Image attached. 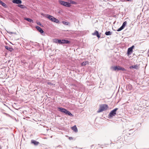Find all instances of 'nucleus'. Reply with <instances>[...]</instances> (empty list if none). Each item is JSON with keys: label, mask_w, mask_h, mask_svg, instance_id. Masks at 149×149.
<instances>
[{"label": "nucleus", "mask_w": 149, "mask_h": 149, "mask_svg": "<svg viewBox=\"0 0 149 149\" xmlns=\"http://www.w3.org/2000/svg\"><path fill=\"white\" fill-rule=\"evenodd\" d=\"M108 107L107 105L103 104L100 105L99 110L97 111L98 113H100L104 111L108 108Z\"/></svg>", "instance_id": "f257e3e1"}, {"label": "nucleus", "mask_w": 149, "mask_h": 149, "mask_svg": "<svg viewBox=\"0 0 149 149\" xmlns=\"http://www.w3.org/2000/svg\"><path fill=\"white\" fill-rule=\"evenodd\" d=\"M46 17L52 22L57 23L59 22V21L58 19L54 18L52 16L50 15H47Z\"/></svg>", "instance_id": "f03ea898"}, {"label": "nucleus", "mask_w": 149, "mask_h": 149, "mask_svg": "<svg viewBox=\"0 0 149 149\" xmlns=\"http://www.w3.org/2000/svg\"><path fill=\"white\" fill-rule=\"evenodd\" d=\"M111 69L114 71H118L121 70L122 71H125V69L123 68L120 67V66H112L111 67Z\"/></svg>", "instance_id": "7ed1b4c3"}, {"label": "nucleus", "mask_w": 149, "mask_h": 149, "mask_svg": "<svg viewBox=\"0 0 149 149\" xmlns=\"http://www.w3.org/2000/svg\"><path fill=\"white\" fill-rule=\"evenodd\" d=\"M118 109V108H116L111 111L109 115V117H112L115 116L116 114V111Z\"/></svg>", "instance_id": "20e7f679"}, {"label": "nucleus", "mask_w": 149, "mask_h": 149, "mask_svg": "<svg viewBox=\"0 0 149 149\" xmlns=\"http://www.w3.org/2000/svg\"><path fill=\"white\" fill-rule=\"evenodd\" d=\"M59 3L61 5L67 7H70L71 6L70 3L66 2L61 1H59Z\"/></svg>", "instance_id": "39448f33"}, {"label": "nucleus", "mask_w": 149, "mask_h": 149, "mask_svg": "<svg viewBox=\"0 0 149 149\" xmlns=\"http://www.w3.org/2000/svg\"><path fill=\"white\" fill-rule=\"evenodd\" d=\"M63 113L68 114L70 116H73V115L69 111H68L67 110L65 109V110L63 111Z\"/></svg>", "instance_id": "423d86ee"}, {"label": "nucleus", "mask_w": 149, "mask_h": 149, "mask_svg": "<svg viewBox=\"0 0 149 149\" xmlns=\"http://www.w3.org/2000/svg\"><path fill=\"white\" fill-rule=\"evenodd\" d=\"M63 113L68 114L70 116H73V115L69 111H68L67 110L65 109V110L63 111Z\"/></svg>", "instance_id": "0eeeda50"}, {"label": "nucleus", "mask_w": 149, "mask_h": 149, "mask_svg": "<svg viewBox=\"0 0 149 149\" xmlns=\"http://www.w3.org/2000/svg\"><path fill=\"white\" fill-rule=\"evenodd\" d=\"M36 28L40 33L42 34L44 32V31L40 27L37 26L36 27Z\"/></svg>", "instance_id": "6e6552de"}, {"label": "nucleus", "mask_w": 149, "mask_h": 149, "mask_svg": "<svg viewBox=\"0 0 149 149\" xmlns=\"http://www.w3.org/2000/svg\"><path fill=\"white\" fill-rule=\"evenodd\" d=\"M12 2L13 3L17 4H21L22 3L21 0H13Z\"/></svg>", "instance_id": "1a4fd4ad"}, {"label": "nucleus", "mask_w": 149, "mask_h": 149, "mask_svg": "<svg viewBox=\"0 0 149 149\" xmlns=\"http://www.w3.org/2000/svg\"><path fill=\"white\" fill-rule=\"evenodd\" d=\"M92 35H96L98 38H99L100 37L98 31H95V32L93 33Z\"/></svg>", "instance_id": "9d476101"}, {"label": "nucleus", "mask_w": 149, "mask_h": 149, "mask_svg": "<svg viewBox=\"0 0 149 149\" xmlns=\"http://www.w3.org/2000/svg\"><path fill=\"white\" fill-rule=\"evenodd\" d=\"M72 129L75 132H78L77 128L76 125H74L72 127Z\"/></svg>", "instance_id": "9b49d317"}, {"label": "nucleus", "mask_w": 149, "mask_h": 149, "mask_svg": "<svg viewBox=\"0 0 149 149\" xmlns=\"http://www.w3.org/2000/svg\"><path fill=\"white\" fill-rule=\"evenodd\" d=\"M24 19L30 22H33V21L30 18L25 17L24 18Z\"/></svg>", "instance_id": "f8f14e48"}, {"label": "nucleus", "mask_w": 149, "mask_h": 149, "mask_svg": "<svg viewBox=\"0 0 149 149\" xmlns=\"http://www.w3.org/2000/svg\"><path fill=\"white\" fill-rule=\"evenodd\" d=\"M5 48L6 49L10 51H12L13 50V49L11 47L8 46H5Z\"/></svg>", "instance_id": "ddd939ff"}, {"label": "nucleus", "mask_w": 149, "mask_h": 149, "mask_svg": "<svg viewBox=\"0 0 149 149\" xmlns=\"http://www.w3.org/2000/svg\"><path fill=\"white\" fill-rule=\"evenodd\" d=\"M132 48H129L127 50V54H130L132 53Z\"/></svg>", "instance_id": "4468645a"}, {"label": "nucleus", "mask_w": 149, "mask_h": 149, "mask_svg": "<svg viewBox=\"0 0 149 149\" xmlns=\"http://www.w3.org/2000/svg\"><path fill=\"white\" fill-rule=\"evenodd\" d=\"M88 64V61H86L84 62H83L81 63V66L85 65Z\"/></svg>", "instance_id": "2eb2a0df"}, {"label": "nucleus", "mask_w": 149, "mask_h": 149, "mask_svg": "<svg viewBox=\"0 0 149 149\" xmlns=\"http://www.w3.org/2000/svg\"><path fill=\"white\" fill-rule=\"evenodd\" d=\"M58 42V43L60 44H64V40H56Z\"/></svg>", "instance_id": "dca6fc26"}, {"label": "nucleus", "mask_w": 149, "mask_h": 149, "mask_svg": "<svg viewBox=\"0 0 149 149\" xmlns=\"http://www.w3.org/2000/svg\"><path fill=\"white\" fill-rule=\"evenodd\" d=\"M31 143L34 144L35 145H37L39 144V142L34 140H32L31 141Z\"/></svg>", "instance_id": "f3484780"}, {"label": "nucleus", "mask_w": 149, "mask_h": 149, "mask_svg": "<svg viewBox=\"0 0 149 149\" xmlns=\"http://www.w3.org/2000/svg\"><path fill=\"white\" fill-rule=\"evenodd\" d=\"M130 68L137 69L138 68V66L137 65H132L130 67Z\"/></svg>", "instance_id": "a211bd4d"}, {"label": "nucleus", "mask_w": 149, "mask_h": 149, "mask_svg": "<svg viewBox=\"0 0 149 149\" xmlns=\"http://www.w3.org/2000/svg\"><path fill=\"white\" fill-rule=\"evenodd\" d=\"M105 34L106 35L108 36L111 35L112 33L110 31H108L106 32Z\"/></svg>", "instance_id": "6ab92c4d"}, {"label": "nucleus", "mask_w": 149, "mask_h": 149, "mask_svg": "<svg viewBox=\"0 0 149 149\" xmlns=\"http://www.w3.org/2000/svg\"><path fill=\"white\" fill-rule=\"evenodd\" d=\"M58 109H59V111L63 113L64 110H65V109L61 107H58Z\"/></svg>", "instance_id": "aec40b11"}, {"label": "nucleus", "mask_w": 149, "mask_h": 149, "mask_svg": "<svg viewBox=\"0 0 149 149\" xmlns=\"http://www.w3.org/2000/svg\"><path fill=\"white\" fill-rule=\"evenodd\" d=\"M64 44H69L70 41L67 40H64Z\"/></svg>", "instance_id": "412c9836"}, {"label": "nucleus", "mask_w": 149, "mask_h": 149, "mask_svg": "<svg viewBox=\"0 0 149 149\" xmlns=\"http://www.w3.org/2000/svg\"><path fill=\"white\" fill-rule=\"evenodd\" d=\"M127 22L126 21H125V22H124L123 23V24H122V25L121 26L123 28H124V27H125L126 24H127Z\"/></svg>", "instance_id": "4be33fe9"}, {"label": "nucleus", "mask_w": 149, "mask_h": 149, "mask_svg": "<svg viewBox=\"0 0 149 149\" xmlns=\"http://www.w3.org/2000/svg\"><path fill=\"white\" fill-rule=\"evenodd\" d=\"M0 3L3 7H5L6 6V4L1 1H0Z\"/></svg>", "instance_id": "5701e85b"}, {"label": "nucleus", "mask_w": 149, "mask_h": 149, "mask_svg": "<svg viewBox=\"0 0 149 149\" xmlns=\"http://www.w3.org/2000/svg\"><path fill=\"white\" fill-rule=\"evenodd\" d=\"M18 6L22 8H24L25 7V6L22 4L18 5Z\"/></svg>", "instance_id": "b1692460"}, {"label": "nucleus", "mask_w": 149, "mask_h": 149, "mask_svg": "<svg viewBox=\"0 0 149 149\" xmlns=\"http://www.w3.org/2000/svg\"><path fill=\"white\" fill-rule=\"evenodd\" d=\"M127 88L130 90H131L132 88V86L131 85H129L127 86Z\"/></svg>", "instance_id": "393cba45"}, {"label": "nucleus", "mask_w": 149, "mask_h": 149, "mask_svg": "<svg viewBox=\"0 0 149 149\" xmlns=\"http://www.w3.org/2000/svg\"><path fill=\"white\" fill-rule=\"evenodd\" d=\"M124 28H123L121 26L117 30V31H120L122 30V29H123Z\"/></svg>", "instance_id": "a878e982"}, {"label": "nucleus", "mask_w": 149, "mask_h": 149, "mask_svg": "<svg viewBox=\"0 0 149 149\" xmlns=\"http://www.w3.org/2000/svg\"><path fill=\"white\" fill-rule=\"evenodd\" d=\"M63 23L64 24H65V25H67L68 24V22H63Z\"/></svg>", "instance_id": "bb28decb"}, {"label": "nucleus", "mask_w": 149, "mask_h": 149, "mask_svg": "<svg viewBox=\"0 0 149 149\" xmlns=\"http://www.w3.org/2000/svg\"><path fill=\"white\" fill-rule=\"evenodd\" d=\"M37 24L38 25L40 26H43L41 24V23L40 22H37Z\"/></svg>", "instance_id": "cd10ccee"}, {"label": "nucleus", "mask_w": 149, "mask_h": 149, "mask_svg": "<svg viewBox=\"0 0 149 149\" xmlns=\"http://www.w3.org/2000/svg\"><path fill=\"white\" fill-rule=\"evenodd\" d=\"M47 84L49 85L52 86L53 85V84L51 82H47Z\"/></svg>", "instance_id": "c85d7f7f"}, {"label": "nucleus", "mask_w": 149, "mask_h": 149, "mask_svg": "<svg viewBox=\"0 0 149 149\" xmlns=\"http://www.w3.org/2000/svg\"><path fill=\"white\" fill-rule=\"evenodd\" d=\"M57 39H56L55 40V41H54V42L56 43H58V42H57V41L56 40H57Z\"/></svg>", "instance_id": "c756f323"}, {"label": "nucleus", "mask_w": 149, "mask_h": 149, "mask_svg": "<svg viewBox=\"0 0 149 149\" xmlns=\"http://www.w3.org/2000/svg\"><path fill=\"white\" fill-rule=\"evenodd\" d=\"M134 45H133L131 47H130V48H132V49H133L134 47Z\"/></svg>", "instance_id": "7c9ffc66"}, {"label": "nucleus", "mask_w": 149, "mask_h": 149, "mask_svg": "<svg viewBox=\"0 0 149 149\" xmlns=\"http://www.w3.org/2000/svg\"><path fill=\"white\" fill-rule=\"evenodd\" d=\"M131 1V0H125L124 1Z\"/></svg>", "instance_id": "2f4dec72"}, {"label": "nucleus", "mask_w": 149, "mask_h": 149, "mask_svg": "<svg viewBox=\"0 0 149 149\" xmlns=\"http://www.w3.org/2000/svg\"><path fill=\"white\" fill-rule=\"evenodd\" d=\"M75 3V2H73V3Z\"/></svg>", "instance_id": "473e14b6"}, {"label": "nucleus", "mask_w": 149, "mask_h": 149, "mask_svg": "<svg viewBox=\"0 0 149 149\" xmlns=\"http://www.w3.org/2000/svg\"><path fill=\"white\" fill-rule=\"evenodd\" d=\"M75 3V2H73V3Z\"/></svg>", "instance_id": "72a5a7b5"}]
</instances>
